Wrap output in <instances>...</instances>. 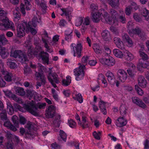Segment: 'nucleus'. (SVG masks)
<instances>
[{
    "label": "nucleus",
    "mask_w": 149,
    "mask_h": 149,
    "mask_svg": "<svg viewBox=\"0 0 149 149\" xmlns=\"http://www.w3.org/2000/svg\"><path fill=\"white\" fill-rule=\"evenodd\" d=\"M109 3L112 8H117L119 6V0H109Z\"/></svg>",
    "instance_id": "nucleus-32"
},
{
    "label": "nucleus",
    "mask_w": 149,
    "mask_h": 149,
    "mask_svg": "<svg viewBox=\"0 0 149 149\" xmlns=\"http://www.w3.org/2000/svg\"><path fill=\"white\" fill-rule=\"evenodd\" d=\"M46 105V104L45 103H38L36 105L34 102L33 101L29 103L28 105H24V109L18 104H14L15 107L19 111L24 112L25 111L24 109H25L32 114L36 116L38 115V113L37 112L38 108L40 109H43L45 108Z\"/></svg>",
    "instance_id": "nucleus-2"
},
{
    "label": "nucleus",
    "mask_w": 149,
    "mask_h": 149,
    "mask_svg": "<svg viewBox=\"0 0 149 149\" xmlns=\"http://www.w3.org/2000/svg\"><path fill=\"white\" fill-rule=\"evenodd\" d=\"M8 104L9 105L7 104V111L9 114L12 115L14 113V110L11 105L10 103Z\"/></svg>",
    "instance_id": "nucleus-53"
},
{
    "label": "nucleus",
    "mask_w": 149,
    "mask_h": 149,
    "mask_svg": "<svg viewBox=\"0 0 149 149\" xmlns=\"http://www.w3.org/2000/svg\"><path fill=\"white\" fill-rule=\"evenodd\" d=\"M119 20L120 21L123 23H124L126 22V18L125 14L120 15L119 17Z\"/></svg>",
    "instance_id": "nucleus-60"
},
{
    "label": "nucleus",
    "mask_w": 149,
    "mask_h": 149,
    "mask_svg": "<svg viewBox=\"0 0 149 149\" xmlns=\"http://www.w3.org/2000/svg\"><path fill=\"white\" fill-rule=\"evenodd\" d=\"M67 24L66 21L63 19H61L59 23V25L61 27H64Z\"/></svg>",
    "instance_id": "nucleus-59"
},
{
    "label": "nucleus",
    "mask_w": 149,
    "mask_h": 149,
    "mask_svg": "<svg viewBox=\"0 0 149 149\" xmlns=\"http://www.w3.org/2000/svg\"><path fill=\"white\" fill-rule=\"evenodd\" d=\"M5 20H4V22L6 23V30L10 28L13 30H15L14 24L13 22L10 21L8 19H6L5 18Z\"/></svg>",
    "instance_id": "nucleus-27"
},
{
    "label": "nucleus",
    "mask_w": 149,
    "mask_h": 149,
    "mask_svg": "<svg viewBox=\"0 0 149 149\" xmlns=\"http://www.w3.org/2000/svg\"><path fill=\"white\" fill-rule=\"evenodd\" d=\"M0 55L2 58H5L9 56V53L6 49L0 45Z\"/></svg>",
    "instance_id": "nucleus-28"
},
{
    "label": "nucleus",
    "mask_w": 149,
    "mask_h": 149,
    "mask_svg": "<svg viewBox=\"0 0 149 149\" xmlns=\"http://www.w3.org/2000/svg\"><path fill=\"white\" fill-rule=\"evenodd\" d=\"M26 95L29 99L33 96L34 99L37 101L39 100V98L40 96V95L36 92L33 90H28L27 91Z\"/></svg>",
    "instance_id": "nucleus-15"
},
{
    "label": "nucleus",
    "mask_w": 149,
    "mask_h": 149,
    "mask_svg": "<svg viewBox=\"0 0 149 149\" xmlns=\"http://www.w3.org/2000/svg\"><path fill=\"white\" fill-rule=\"evenodd\" d=\"M8 41L5 37L4 34L0 35V44L5 45L8 44Z\"/></svg>",
    "instance_id": "nucleus-40"
},
{
    "label": "nucleus",
    "mask_w": 149,
    "mask_h": 149,
    "mask_svg": "<svg viewBox=\"0 0 149 149\" xmlns=\"http://www.w3.org/2000/svg\"><path fill=\"white\" fill-rule=\"evenodd\" d=\"M61 10L66 17L68 21L70 22L72 16L71 15V11L68 8H61Z\"/></svg>",
    "instance_id": "nucleus-25"
},
{
    "label": "nucleus",
    "mask_w": 149,
    "mask_h": 149,
    "mask_svg": "<svg viewBox=\"0 0 149 149\" xmlns=\"http://www.w3.org/2000/svg\"><path fill=\"white\" fill-rule=\"evenodd\" d=\"M31 0H24L26 8L27 10H30L31 8V5L30 3Z\"/></svg>",
    "instance_id": "nucleus-49"
},
{
    "label": "nucleus",
    "mask_w": 149,
    "mask_h": 149,
    "mask_svg": "<svg viewBox=\"0 0 149 149\" xmlns=\"http://www.w3.org/2000/svg\"><path fill=\"white\" fill-rule=\"evenodd\" d=\"M130 6H129L126 7L125 9V11L126 15L129 16L131 14L132 10Z\"/></svg>",
    "instance_id": "nucleus-56"
},
{
    "label": "nucleus",
    "mask_w": 149,
    "mask_h": 149,
    "mask_svg": "<svg viewBox=\"0 0 149 149\" xmlns=\"http://www.w3.org/2000/svg\"><path fill=\"white\" fill-rule=\"evenodd\" d=\"M115 123L117 126L120 127L126 125L127 120L124 117L120 116L116 120Z\"/></svg>",
    "instance_id": "nucleus-18"
},
{
    "label": "nucleus",
    "mask_w": 149,
    "mask_h": 149,
    "mask_svg": "<svg viewBox=\"0 0 149 149\" xmlns=\"http://www.w3.org/2000/svg\"><path fill=\"white\" fill-rule=\"evenodd\" d=\"M124 53L127 60L131 61L134 58L133 55L129 51L125 50L124 52Z\"/></svg>",
    "instance_id": "nucleus-35"
},
{
    "label": "nucleus",
    "mask_w": 149,
    "mask_h": 149,
    "mask_svg": "<svg viewBox=\"0 0 149 149\" xmlns=\"http://www.w3.org/2000/svg\"><path fill=\"white\" fill-rule=\"evenodd\" d=\"M30 65L32 68L35 69V71L36 73L38 72L39 73H42L46 69L44 66L39 63H38L36 66L35 64H33L31 63H30Z\"/></svg>",
    "instance_id": "nucleus-12"
},
{
    "label": "nucleus",
    "mask_w": 149,
    "mask_h": 149,
    "mask_svg": "<svg viewBox=\"0 0 149 149\" xmlns=\"http://www.w3.org/2000/svg\"><path fill=\"white\" fill-rule=\"evenodd\" d=\"M35 76L37 77H40L42 82L44 84L46 83V78L43 75V73H39L37 72L35 74Z\"/></svg>",
    "instance_id": "nucleus-44"
},
{
    "label": "nucleus",
    "mask_w": 149,
    "mask_h": 149,
    "mask_svg": "<svg viewBox=\"0 0 149 149\" xmlns=\"http://www.w3.org/2000/svg\"><path fill=\"white\" fill-rule=\"evenodd\" d=\"M127 108L125 104H122L120 107V114L123 116L126 115Z\"/></svg>",
    "instance_id": "nucleus-30"
},
{
    "label": "nucleus",
    "mask_w": 149,
    "mask_h": 149,
    "mask_svg": "<svg viewBox=\"0 0 149 149\" xmlns=\"http://www.w3.org/2000/svg\"><path fill=\"white\" fill-rule=\"evenodd\" d=\"M5 15H3L2 16H0V20L2 21V23H0V29L5 30H6V23L4 22V20H5V17H4Z\"/></svg>",
    "instance_id": "nucleus-37"
},
{
    "label": "nucleus",
    "mask_w": 149,
    "mask_h": 149,
    "mask_svg": "<svg viewBox=\"0 0 149 149\" xmlns=\"http://www.w3.org/2000/svg\"><path fill=\"white\" fill-rule=\"evenodd\" d=\"M39 54L44 64H48L49 61V54L44 51L41 52Z\"/></svg>",
    "instance_id": "nucleus-21"
},
{
    "label": "nucleus",
    "mask_w": 149,
    "mask_h": 149,
    "mask_svg": "<svg viewBox=\"0 0 149 149\" xmlns=\"http://www.w3.org/2000/svg\"><path fill=\"white\" fill-rule=\"evenodd\" d=\"M26 47H28V55L30 58H31L34 55H36L38 54V52H40L41 50L40 47L36 46L35 51H33V47L31 45L30 42H25L24 45Z\"/></svg>",
    "instance_id": "nucleus-5"
},
{
    "label": "nucleus",
    "mask_w": 149,
    "mask_h": 149,
    "mask_svg": "<svg viewBox=\"0 0 149 149\" xmlns=\"http://www.w3.org/2000/svg\"><path fill=\"white\" fill-rule=\"evenodd\" d=\"M90 8L91 10L92 11V12H94L98 10V7L96 4L93 3L91 5Z\"/></svg>",
    "instance_id": "nucleus-58"
},
{
    "label": "nucleus",
    "mask_w": 149,
    "mask_h": 149,
    "mask_svg": "<svg viewBox=\"0 0 149 149\" xmlns=\"http://www.w3.org/2000/svg\"><path fill=\"white\" fill-rule=\"evenodd\" d=\"M113 42L118 48L121 49H124V45L122 42L119 38L115 37L113 39Z\"/></svg>",
    "instance_id": "nucleus-22"
},
{
    "label": "nucleus",
    "mask_w": 149,
    "mask_h": 149,
    "mask_svg": "<svg viewBox=\"0 0 149 149\" xmlns=\"http://www.w3.org/2000/svg\"><path fill=\"white\" fill-rule=\"evenodd\" d=\"M59 135L62 140L65 142L66 141L67 135L65 132L63 130H60L59 132Z\"/></svg>",
    "instance_id": "nucleus-46"
},
{
    "label": "nucleus",
    "mask_w": 149,
    "mask_h": 149,
    "mask_svg": "<svg viewBox=\"0 0 149 149\" xmlns=\"http://www.w3.org/2000/svg\"><path fill=\"white\" fill-rule=\"evenodd\" d=\"M139 52L140 56L141 57L140 59H142L144 61H146L148 59V56L146 54L141 51V50L139 51Z\"/></svg>",
    "instance_id": "nucleus-47"
},
{
    "label": "nucleus",
    "mask_w": 149,
    "mask_h": 149,
    "mask_svg": "<svg viewBox=\"0 0 149 149\" xmlns=\"http://www.w3.org/2000/svg\"><path fill=\"white\" fill-rule=\"evenodd\" d=\"M14 15L15 19H16L19 20V19L20 17V15L19 13L18 12H14Z\"/></svg>",
    "instance_id": "nucleus-64"
},
{
    "label": "nucleus",
    "mask_w": 149,
    "mask_h": 149,
    "mask_svg": "<svg viewBox=\"0 0 149 149\" xmlns=\"http://www.w3.org/2000/svg\"><path fill=\"white\" fill-rule=\"evenodd\" d=\"M113 53L114 56L118 58H122L123 56V54L122 52L118 49H114Z\"/></svg>",
    "instance_id": "nucleus-36"
},
{
    "label": "nucleus",
    "mask_w": 149,
    "mask_h": 149,
    "mask_svg": "<svg viewBox=\"0 0 149 149\" xmlns=\"http://www.w3.org/2000/svg\"><path fill=\"white\" fill-rule=\"evenodd\" d=\"M26 127L29 130L33 129V124L31 122H28L26 125Z\"/></svg>",
    "instance_id": "nucleus-63"
},
{
    "label": "nucleus",
    "mask_w": 149,
    "mask_h": 149,
    "mask_svg": "<svg viewBox=\"0 0 149 149\" xmlns=\"http://www.w3.org/2000/svg\"><path fill=\"white\" fill-rule=\"evenodd\" d=\"M102 38L105 40H109L110 39L109 32L106 30H104L102 32Z\"/></svg>",
    "instance_id": "nucleus-29"
},
{
    "label": "nucleus",
    "mask_w": 149,
    "mask_h": 149,
    "mask_svg": "<svg viewBox=\"0 0 149 149\" xmlns=\"http://www.w3.org/2000/svg\"><path fill=\"white\" fill-rule=\"evenodd\" d=\"M38 18L34 17L32 22H29L28 24L26 22L19 23L17 26V36L20 38H22L25 35V32L26 28L27 32L30 31L33 35L36 34L37 32L36 29L33 27H35L38 23Z\"/></svg>",
    "instance_id": "nucleus-1"
},
{
    "label": "nucleus",
    "mask_w": 149,
    "mask_h": 149,
    "mask_svg": "<svg viewBox=\"0 0 149 149\" xmlns=\"http://www.w3.org/2000/svg\"><path fill=\"white\" fill-rule=\"evenodd\" d=\"M93 47L94 52L97 54L101 53L102 52L101 48L97 44H94L93 46Z\"/></svg>",
    "instance_id": "nucleus-38"
},
{
    "label": "nucleus",
    "mask_w": 149,
    "mask_h": 149,
    "mask_svg": "<svg viewBox=\"0 0 149 149\" xmlns=\"http://www.w3.org/2000/svg\"><path fill=\"white\" fill-rule=\"evenodd\" d=\"M90 23V18L88 17H86L85 18H83V21L81 28V31L82 34L84 35L85 33V31L87 28V26L89 25Z\"/></svg>",
    "instance_id": "nucleus-13"
},
{
    "label": "nucleus",
    "mask_w": 149,
    "mask_h": 149,
    "mask_svg": "<svg viewBox=\"0 0 149 149\" xmlns=\"http://www.w3.org/2000/svg\"><path fill=\"white\" fill-rule=\"evenodd\" d=\"M7 65L11 69H15L17 67V65L14 62H12L9 59H7Z\"/></svg>",
    "instance_id": "nucleus-42"
},
{
    "label": "nucleus",
    "mask_w": 149,
    "mask_h": 149,
    "mask_svg": "<svg viewBox=\"0 0 149 149\" xmlns=\"http://www.w3.org/2000/svg\"><path fill=\"white\" fill-rule=\"evenodd\" d=\"M84 65H81L74 70V74L76 76V80L79 81L83 79L84 76Z\"/></svg>",
    "instance_id": "nucleus-7"
},
{
    "label": "nucleus",
    "mask_w": 149,
    "mask_h": 149,
    "mask_svg": "<svg viewBox=\"0 0 149 149\" xmlns=\"http://www.w3.org/2000/svg\"><path fill=\"white\" fill-rule=\"evenodd\" d=\"M135 89L136 91L138 94L141 96L143 95V94L144 92L142 90L139 88V86L137 85H135Z\"/></svg>",
    "instance_id": "nucleus-55"
},
{
    "label": "nucleus",
    "mask_w": 149,
    "mask_h": 149,
    "mask_svg": "<svg viewBox=\"0 0 149 149\" xmlns=\"http://www.w3.org/2000/svg\"><path fill=\"white\" fill-rule=\"evenodd\" d=\"M106 76L109 83L112 85L115 84L116 80L113 74L110 71H108L106 73Z\"/></svg>",
    "instance_id": "nucleus-17"
},
{
    "label": "nucleus",
    "mask_w": 149,
    "mask_h": 149,
    "mask_svg": "<svg viewBox=\"0 0 149 149\" xmlns=\"http://www.w3.org/2000/svg\"><path fill=\"white\" fill-rule=\"evenodd\" d=\"M102 133L101 132L98 131L96 132L95 131L93 133V135L95 139L97 140H99L100 139Z\"/></svg>",
    "instance_id": "nucleus-48"
},
{
    "label": "nucleus",
    "mask_w": 149,
    "mask_h": 149,
    "mask_svg": "<svg viewBox=\"0 0 149 149\" xmlns=\"http://www.w3.org/2000/svg\"><path fill=\"white\" fill-rule=\"evenodd\" d=\"M12 120L15 126H17L19 123L18 118L17 116H13L12 118Z\"/></svg>",
    "instance_id": "nucleus-54"
},
{
    "label": "nucleus",
    "mask_w": 149,
    "mask_h": 149,
    "mask_svg": "<svg viewBox=\"0 0 149 149\" xmlns=\"http://www.w3.org/2000/svg\"><path fill=\"white\" fill-rule=\"evenodd\" d=\"M97 81L99 82L100 81L104 84V86L106 87L107 86V83L104 76L102 74H99L97 78Z\"/></svg>",
    "instance_id": "nucleus-31"
},
{
    "label": "nucleus",
    "mask_w": 149,
    "mask_h": 149,
    "mask_svg": "<svg viewBox=\"0 0 149 149\" xmlns=\"http://www.w3.org/2000/svg\"><path fill=\"white\" fill-rule=\"evenodd\" d=\"M129 33L130 35H131L132 33L133 34H136L139 36L141 37V34L144 35V33L142 32L141 30L138 27H136L134 29H133L129 31Z\"/></svg>",
    "instance_id": "nucleus-26"
},
{
    "label": "nucleus",
    "mask_w": 149,
    "mask_h": 149,
    "mask_svg": "<svg viewBox=\"0 0 149 149\" xmlns=\"http://www.w3.org/2000/svg\"><path fill=\"white\" fill-rule=\"evenodd\" d=\"M10 56L15 58H19L23 63L27 60L26 55L20 50H11Z\"/></svg>",
    "instance_id": "nucleus-4"
},
{
    "label": "nucleus",
    "mask_w": 149,
    "mask_h": 149,
    "mask_svg": "<svg viewBox=\"0 0 149 149\" xmlns=\"http://www.w3.org/2000/svg\"><path fill=\"white\" fill-rule=\"evenodd\" d=\"M147 81L145 78L142 76H140L138 78V84L141 88H144L146 86Z\"/></svg>",
    "instance_id": "nucleus-23"
},
{
    "label": "nucleus",
    "mask_w": 149,
    "mask_h": 149,
    "mask_svg": "<svg viewBox=\"0 0 149 149\" xmlns=\"http://www.w3.org/2000/svg\"><path fill=\"white\" fill-rule=\"evenodd\" d=\"M141 14L145 17L146 20L149 21V11L146 8H143L141 10Z\"/></svg>",
    "instance_id": "nucleus-33"
},
{
    "label": "nucleus",
    "mask_w": 149,
    "mask_h": 149,
    "mask_svg": "<svg viewBox=\"0 0 149 149\" xmlns=\"http://www.w3.org/2000/svg\"><path fill=\"white\" fill-rule=\"evenodd\" d=\"M71 77L69 75L66 77V79H63L62 81V85L65 86H67L70 84L71 82Z\"/></svg>",
    "instance_id": "nucleus-39"
},
{
    "label": "nucleus",
    "mask_w": 149,
    "mask_h": 149,
    "mask_svg": "<svg viewBox=\"0 0 149 149\" xmlns=\"http://www.w3.org/2000/svg\"><path fill=\"white\" fill-rule=\"evenodd\" d=\"M56 112V108L52 105L49 106L46 111V115L49 118H52L54 116Z\"/></svg>",
    "instance_id": "nucleus-14"
},
{
    "label": "nucleus",
    "mask_w": 149,
    "mask_h": 149,
    "mask_svg": "<svg viewBox=\"0 0 149 149\" xmlns=\"http://www.w3.org/2000/svg\"><path fill=\"white\" fill-rule=\"evenodd\" d=\"M105 103L102 101H100L99 103V106L101 112L104 115H106L107 111L105 107Z\"/></svg>",
    "instance_id": "nucleus-34"
},
{
    "label": "nucleus",
    "mask_w": 149,
    "mask_h": 149,
    "mask_svg": "<svg viewBox=\"0 0 149 149\" xmlns=\"http://www.w3.org/2000/svg\"><path fill=\"white\" fill-rule=\"evenodd\" d=\"M48 79L52 86L54 88L57 87L55 83L58 84L59 81L58 78V75L55 73L50 72L47 76Z\"/></svg>",
    "instance_id": "nucleus-9"
},
{
    "label": "nucleus",
    "mask_w": 149,
    "mask_h": 149,
    "mask_svg": "<svg viewBox=\"0 0 149 149\" xmlns=\"http://www.w3.org/2000/svg\"><path fill=\"white\" fill-rule=\"evenodd\" d=\"M37 4H39L41 7L42 10H45L47 8V7L46 6V3L45 1H42L40 4L37 2Z\"/></svg>",
    "instance_id": "nucleus-52"
},
{
    "label": "nucleus",
    "mask_w": 149,
    "mask_h": 149,
    "mask_svg": "<svg viewBox=\"0 0 149 149\" xmlns=\"http://www.w3.org/2000/svg\"><path fill=\"white\" fill-rule=\"evenodd\" d=\"M101 11V13L99 11L92 12L91 17L93 22L98 23L101 19L102 22L109 24H112L114 23L113 21H111L109 18V14L106 10L102 9Z\"/></svg>",
    "instance_id": "nucleus-3"
},
{
    "label": "nucleus",
    "mask_w": 149,
    "mask_h": 149,
    "mask_svg": "<svg viewBox=\"0 0 149 149\" xmlns=\"http://www.w3.org/2000/svg\"><path fill=\"white\" fill-rule=\"evenodd\" d=\"M73 98L77 100L80 103H82L83 102V99L81 94L79 93H76L75 94V96H73Z\"/></svg>",
    "instance_id": "nucleus-41"
},
{
    "label": "nucleus",
    "mask_w": 149,
    "mask_h": 149,
    "mask_svg": "<svg viewBox=\"0 0 149 149\" xmlns=\"http://www.w3.org/2000/svg\"><path fill=\"white\" fill-rule=\"evenodd\" d=\"M100 61L102 64L107 65L109 66H113L115 63V61L114 58L109 56L100 58Z\"/></svg>",
    "instance_id": "nucleus-8"
},
{
    "label": "nucleus",
    "mask_w": 149,
    "mask_h": 149,
    "mask_svg": "<svg viewBox=\"0 0 149 149\" xmlns=\"http://www.w3.org/2000/svg\"><path fill=\"white\" fill-rule=\"evenodd\" d=\"M132 100L133 102L137 105L143 108L146 107V106L145 104L138 97H133L132 98Z\"/></svg>",
    "instance_id": "nucleus-20"
},
{
    "label": "nucleus",
    "mask_w": 149,
    "mask_h": 149,
    "mask_svg": "<svg viewBox=\"0 0 149 149\" xmlns=\"http://www.w3.org/2000/svg\"><path fill=\"white\" fill-rule=\"evenodd\" d=\"M133 18L137 22H139L141 20V19L139 15L137 13H135L133 14Z\"/></svg>",
    "instance_id": "nucleus-62"
},
{
    "label": "nucleus",
    "mask_w": 149,
    "mask_h": 149,
    "mask_svg": "<svg viewBox=\"0 0 149 149\" xmlns=\"http://www.w3.org/2000/svg\"><path fill=\"white\" fill-rule=\"evenodd\" d=\"M109 13L111 15V17H109V18L111 20V21H113L114 23L112 24H110L111 25H117V23L116 19V17L118 16V13L115 10L113 9H111L110 10Z\"/></svg>",
    "instance_id": "nucleus-16"
},
{
    "label": "nucleus",
    "mask_w": 149,
    "mask_h": 149,
    "mask_svg": "<svg viewBox=\"0 0 149 149\" xmlns=\"http://www.w3.org/2000/svg\"><path fill=\"white\" fill-rule=\"evenodd\" d=\"M138 68L142 67L143 68H149V63L146 61L139 59L138 64Z\"/></svg>",
    "instance_id": "nucleus-24"
},
{
    "label": "nucleus",
    "mask_w": 149,
    "mask_h": 149,
    "mask_svg": "<svg viewBox=\"0 0 149 149\" xmlns=\"http://www.w3.org/2000/svg\"><path fill=\"white\" fill-rule=\"evenodd\" d=\"M59 39V36L58 35H55L53 38L52 39V45H54V44H56V42L58 41Z\"/></svg>",
    "instance_id": "nucleus-57"
},
{
    "label": "nucleus",
    "mask_w": 149,
    "mask_h": 149,
    "mask_svg": "<svg viewBox=\"0 0 149 149\" xmlns=\"http://www.w3.org/2000/svg\"><path fill=\"white\" fill-rule=\"evenodd\" d=\"M68 124L70 127L72 128H75L77 125L76 122L71 119L68 120Z\"/></svg>",
    "instance_id": "nucleus-51"
},
{
    "label": "nucleus",
    "mask_w": 149,
    "mask_h": 149,
    "mask_svg": "<svg viewBox=\"0 0 149 149\" xmlns=\"http://www.w3.org/2000/svg\"><path fill=\"white\" fill-rule=\"evenodd\" d=\"M117 74L118 79L122 82H124L127 77V72L123 69H119L118 71Z\"/></svg>",
    "instance_id": "nucleus-10"
},
{
    "label": "nucleus",
    "mask_w": 149,
    "mask_h": 149,
    "mask_svg": "<svg viewBox=\"0 0 149 149\" xmlns=\"http://www.w3.org/2000/svg\"><path fill=\"white\" fill-rule=\"evenodd\" d=\"M71 49L73 50L74 52V56H77L78 58L81 56V52L82 50V45L81 43L79 42L77 45L75 44H72L70 45Z\"/></svg>",
    "instance_id": "nucleus-6"
},
{
    "label": "nucleus",
    "mask_w": 149,
    "mask_h": 149,
    "mask_svg": "<svg viewBox=\"0 0 149 149\" xmlns=\"http://www.w3.org/2000/svg\"><path fill=\"white\" fill-rule=\"evenodd\" d=\"M87 118L85 116H83L81 122L80 120L78 122V124L83 128H85L90 126V124L87 120Z\"/></svg>",
    "instance_id": "nucleus-19"
},
{
    "label": "nucleus",
    "mask_w": 149,
    "mask_h": 149,
    "mask_svg": "<svg viewBox=\"0 0 149 149\" xmlns=\"http://www.w3.org/2000/svg\"><path fill=\"white\" fill-rule=\"evenodd\" d=\"M127 45L129 47H131L133 46V42L132 39L130 38L125 42Z\"/></svg>",
    "instance_id": "nucleus-61"
},
{
    "label": "nucleus",
    "mask_w": 149,
    "mask_h": 149,
    "mask_svg": "<svg viewBox=\"0 0 149 149\" xmlns=\"http://www.w3.org/2000/svg\"><path fill=\"white\" fill-rule=\"evenodd\" d=\"M51 38L48 36L47 34L46 33L42 36V40L45 44V47L46 49V51L49 52L51 53L52 52V49L49 48L47 43H49L51 40Z\"/></svg>",
    "instance_id": "nucleus-11"
},
{
    "label": "nucleus",
    "mask_w": 149,
    "mask_h": 149,
    "mask_svg": "<svg viewBox=\"0 0 149 149\" xmlns=\"http://www.w3.org/2000/svg\"><path fill=\"white\" fill-rule=\"evenodd\" d=\"M83 17H79L78 18L75 20V25L78 26L81 25L83 24Z\"/></svg>",
    "instance_id": "nucleus-45"
},
{
    "label": "nucleus",
    "mask_w": 149,
    "mask_h": 149,
    "mask_svg": "<svg viewBox=\"0 0 149 149\" xmlns=\"http://www.w3.org/2000/svg\"><path fill=\"white\" fill-rule=\"evenodd\" d=\"M13 74L10 72H9L7 74L4 76L5 80L8 81H10L12 80Z\"/></svg>",
    "instance_id": "nucleus-50"
},
{
    "label": "nucleus",
    "mask_w": 149,
    "mask_h": 149,
    "mask_svg": "<svg viewBox=\"0 0 149 149\" xmlns=\"http://www.w3.org/2000/svg\"><path fill=\"white\" fill-rule=\"evenodd\" d=\"M16 94L18 95L23 96L25 94V92L22 88L17 87L15 89Z\"/></svg>",
    "instance_id": "nucleus-43"
}]
</instances>
